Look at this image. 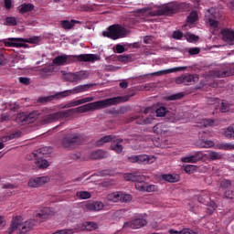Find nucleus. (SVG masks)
Segmentation results:
<instances>
[{
  "mask_svg": "<svg viewBox=\"0 0 234 234\" xmlns=\"http://www.w3.org/2000/svg\"><path fill=\"white\" fill-rule=\"evenodd\" d=\"M223 40L227 43H234V32L229 29H223L221 31Z\"/></svg>",
  "mask_w": 234,
  "mask_h": 234,
  "instance_id": "obj_24",
  "label": "nucleus"
},
{
  "mask_svg": "<svg viewBox=\"0 0 234 234\" xmlns=\"http://www.w3.org/2000/svg\"><path fill=\"white\" fill-rule=\"evenodd\" d=\"M8 121H10V115L6 113H2L0 115V122H8Z\"/></svg>",
  "mask_w": 234,
  "mask_h": 234,
  "instance_id": "obj_64",
  "label": "nucleus"
},
{
  "mask_svg": "<svg viewBox=\"0 0 234 234\" xmlns=\"http://www.w3.org/2000/svg\"><path fill=\"white\" fill-rule=\"evenodd\" d=\"M36 226V221L34 219H29L23 222V217L16 216L13 218L11 227L9 228V234L14 233L15 231L17 234H27L28 231Z\"/></svg>",
  "mask_w": 234,
  "mask_h": 234,
  "instance_id": "obj_3",
  "label": "nucleus"
},
{
  "mask_svg": "<svg viewBox=\"0 0 234 234\" xmlns=\"http://www.w3.org/2000/svg\"><path fill=\"white\" fill-rule=\"evenodd\" d=\"M188 54H190V56H196L197 54H200V48H191L188 49Z\"/></svg>",
  "mask_w": 234,
  "mask_h": 234,
  "instance_id": "obj_56",
  "label": "nucleus"
},
{
  "mask_svg": "<svg viewBox=\"0 0 234 234\" xmlns=\"http://www.w3.org/2000/svg\"><path fill=\"white\" fill-rule=\"evenodd\" d=\"M50 178L48 176H40L36 178H31L28 181V186L29 187H40V186H45V184H48L49 182Z\"/></svg>",
  "mask_w": 234,
  "mask_h": 234,
  "instance_id": "obj_16",
  "label": "nucleus"
},
{
  "mask_svg": "<svg viewBox=\"0 0 234 234\" xmlns=\"http://www.w3.org/2000/svg\"><path fill=\"white\" fill-rule=\"evenodd\" d=\"M216 149H219L220 151H234V144L219 143L216 144Z\"/></svg>",
  "mask_w": 234,
  "mask_h": 234,
  "instance_id": "obj_28",
  "label": "nucleus"
},
{
  "mask_svg": "<svg viewBox=\"0 0 234 234\" xmlns=\"http://www.w3.org/2000/svg\"><path fill=\"white\" fill-rule=\"evenodd\" d=\"M52 215V210H50V207H44L40 209L39 213L36 214L37 220H40V222H43L48 218Z\"/></svg>",
  "mask_w": 234,
  "mask_h": 234,
  "instance_id": "obj_19",
  "label": "nucleus"
},
{
  "mask_svg": "<svg viewBox=\"0 0 234 234\" xmlns=\"http://www.w3.org/2000/svg\"><path fill=\"white\" fill-rule=\"evenodd\" d=\"M5 25L7 27H16L17 25V19H16L14 16H7L5 18Z\"/></svg>",
  "mask_w": 234,
  "mask_h": 234,
  "instance_id": "obj_43",
  "label": "nucleus"
},
{
  "mask_svg": "<svg viewBox=\"0 0 234 234\" xmlns=\"http://www.w3.org/2000/svg\"><path fill=\"white\" fill-rule=\"evenodd\" d=\"M162 178L165 182H170L171 184H175V182H178L180 180V176L176 174H165L162 176Z\"/></svg>",
  "mask_w": 234,
  "mask_h": 234,
  "instance_id": "obj_27",
  "label": "nucleus"
},
{
  "mask_svg": "<svg viewBox=\"0 0 234 234\" xmlns=\"http://www.w3.org/2000/svg\"><path fill=\"white\" fill-rule=\"evenodd\" d=\"M18 81L19 83H22V85H30V80L27 77H20Z\"/></svg>",
  "mask_w": 234,
  "mask_h": 234,
  "instance_id": "obj_57",
  "label": "nucleus"
},
{
  "mask_svg": "<svg viewBox=\"0 0 234 234\" xmlns=\"http://www.w3.org/2000/svg\"><path fill=\"white\" fill-rule=\"evenodd\" d=\"M112 142L111 144L112 151H114L115 153H117V154H120L123 151V146L120 144H122V142H123V139H121V138L116 139V137H114Z\"/></svg>",
  "mask_w": 234,
  "mask_h": 234,
  "instance_id": "obj_22",
  "label": "nucleus"
},
{
  "mask_svg": "<svg viewBox=\"0 0 234 234\" xmlns=\"http://www.w3.org/2000/svg\"><path fill=\"white\" fill-rule=\"evenodd\" d=\"M21 136V132H16L8 136L2 137V142H10V140H14L15 138H19Z\"/></svg>",
  "mask_w": 234,
  "mask_h": 234,
  "instance_id": "obj_44",
  "label": "nucleus"
},
{
  "mask_svg": "<svg viewBox=\"0 0 234 234\" xmlns=\"http://www.w3.org/2000/svg\"><path fill=\"white\" fill-rule=\"evenodd\" d=\"M147 177H145V176L136 173L135 189L138 191H147V183H145Z\"/></svg>",
  "mask_w": 234,
  "mask_h": 234,
  "instance_id": "obj_14",
  "label": "nucleus"
},
{
  "mask_svg": "<svg viewBox=\"0 0 234 234\" xmlns=\"http://www.w3.org/2000/svg\"><path fill=\"white\" fill-rule=\"evenodd\" d=\"M63 98V96L59 95V92H57L55 95H49L45 97H39L37 99V103H48V101H52L53 100H59Z\"/></svg>",
  "mask_w": 234,
  "mask_h": 234,
  "instance_id": "obj_25",
  "label": "nucleus"
},
{
  "mask_svg": "<svg viewBox=\"0 0 234 234\" xmlns=\"http://www.w3.org/2000/svg\"><path fill=\"white\" fill-rule=\"evenodd\" d=\"M131 200H133V196L121 192L120 202H131Z\"/></svg>",
  "mask_w": 234,
  "mask_h": 234,
  "instance_id": "obj_48",
  "label": "nucleus"
},
{
  "mask_svg": "<svg viewBox=\"0 0 234 234\" xmlns=\"http://www.w3.org/2000/svg\"><path fill=\"white\" fill-rule=\"evenodd\" d=\"M53 72H54V67L48 66L39 69V76L42 77L43 79L48 78V76H50Z\"/></svg>",
  "mask_w": 234,
  "mask_h": 234,
  "instance_id": "obj_29",
  "label": "nucleus"
},
{
  "mask_svg": "<svg viewBox=\"0 0 234 234\" xmlns=\"http://www.w3.org/2000/svg\"><path fill=\"white\" fill-rule=\"evenodd\" d=\"M52 234H74V231L72 229H62V230H58Z\"/></svg>",
  "mask_w": 234,
  "mask_h": 234,
  "instance_id": "obj_60",
  "label": "nucleus"
},
{
  "mask_svg": "<svg viewBox=\"0 0 234 234\" xmlns=\"http://www.w3.org/2000/svg\"><path fill=\"white\" fill-rule=\"evenodd\" d=\"M87 78H89V72L87 71L69 72L64 75V79L69 83H78V81H83Z\"/></svg>",
  "mask_w": 234,
  "mask_h": 234,
  "instance_id": "obj_11",
  "label": "nucleus"
},
{
  "mask_svg": "<svg viewBox=\"0 0 234 234\" xmlns=\"http://www.w3.org/2000/svg\"><path fill=\"white\" fill-rule=\"evenodd\" d=\"M225 136L228 140H234V124H231L227 128Z\"/></svg>",
  "mask_w": 234,
  "mask_h": 234,
  "instance_id": "obj_37",
  "label": "nucleus"
},
{
  "mask_svg": "<svg viewBox=\"0 0 234 234\" xmlns=\"http://www.w3.org/2000/svg\"><path fill=\"white\" fill-rule=\"evenodd\" d=\"M172 37L174 39H182V37H184V33L180 30L174 31Z\"/></svg>",
  "mask_w": 234,
  "mask_h": 234,
  "instance_id": "obj_55",
  "label": "nucleus"
},
{
  "mask_svg": "<svg viewBox=\"0 0 234 234\" xmlns=\"http://www.w3.org/2000/svg\"><path fill=\"white\" fill-rule=\"evenodd\" d=\"M124 180L127 182H135L136 180V173H128L123 175Z\"/></svg>",
  "mask_w": 234,
  "mask_h": 234,
  "instance_id": "obj_46",
  "label": "nucleus"
},
{
  "mask_svg": "<svg viewBox=\"0 0 234 234\" xmlns=\"http://www.w3.org/2000/svg\"><path fill=\"white\" fill-rule=\"evenodd\" d=\"M34 8H35L34 4L24 3L18 6V12H19V14H21L23 16L24 14L32 12V10H34Z\"/></svg>",
  "mask_w": 234,
  "mask_h": 234,
  "instance_id": "obj_26",
  "label": "nucleus"
},
{
  "mask_svg": "<svg viewBox=\"0 0 234 234\" xmlns=\"http://www.w3.org/2000/svg\"><path fill=\"white\" fill-rule=\"evenodd\" d=\"M127 34L125 28L120 25H112L108 27V31H103L102 36L104 37H109V39H120Z\"/></svg>",
  "mask_w": 234,
  "mask_h": 234,
  "instance_id": "obj_8",
  "label": "nucleus"
},
{
  "mask_svg": "<svg viewBox=\"0 0 234 234\" xmlns=\"http://www.w3.org/2000/svg\"><path fill=\"white\" fill-rule=\"evenodd\" d=\"M108 200L111 202H120L121 200V192H113L108 195Z\"/></svg>",
  "mask_w": 234,
  "mask_h": 234,
  "instance_id": "obj_35",
  "label": "nucleus"
},
{
  "mask_svg": "<svg viewBox=\"0 0 234 234\" xmlns=\"http://www.w3.org/2000/svg\"><path fill=\"white\" fill-rule=\"evenodd\" d=\"M214 76H216V78H228L229 76H231V70H224V71H215Z\"/></svg>",
  "mask_w": 234,
  "mask_h": 234,
  "instance_id": "obj_41",
  "label": "nucleus"
},
{
  "mask_svg": "<svg viewBox=\"0 0 234 234\" xmlns=\"http://www.w3.org/2000/svg\"><path fill=\"white\" fill-rule=\"evenodd\" d=\"M215 209H217V203L210 201V203L208 205V208L207 209V213L208 215H212L213 211H215Z\"/></svg>",
  "mask_w": 234,
  "mask_h": 234,
  "instance_id": "obj_51",
  "label": "nucleus"
},
{
  "mask_svg": "<svg viewBox=\"0 0 234 234\" xmlns=\"http://www.w3.org/2000/svg\"><path fill=\"white\" fill-rule=\"evenodd\" d=\"M229 112V103L223 101L220 107V112Z\"/></svg>",
  "mask_w": 234,
  "mask_h": 234,
  "instance_id": "obj_54",
  "label": "nucleus"
},
{
  "mask_svg": "<svg viewBox=\"0 0 234 234\" xmlns=\"http://www.w3.org/2000/svg\"><path fill=\"white\" fill-rule=\"evenodd\" d=\"M77 198H80V200H87L92 197V195L88 191H79L76 193Z\"/></svg>",
  "mask_w": 234,
  "mask_h": 234,
  "instance_id": "obj_34",
  "label": "nucleus"
},
{
  "mask_svg": "<svg viewBox=\"0 0 234 234\" xmlns=\"http://www.w3.org/2000/svg\"><path fill=\"white\" fill-rule=\"evenodd\" d=\"M100 57L97 54H80V55H58L53 60V65L56 67H63L65 65H72L76 61L84 63H94L99 61Z\"/></svg>",
  "mask_w": 234,
  "mask_h": 234,
  "instance_id": "obj_2",
  "label": "nucleus"
},
{
  "mask_svg": "<svg viewBox=\"0 0 234 234\" xmlns=\"http://www.w3.org/2000/svg\"><path fill=\"white\" fill-rule=\"evenodd\" d=\"M183 98H184V93L180 92V93L172 94L170 96H166L165 97V100L166 101H175L176 100H182Z\"/></svg>",
  "mask_w": 234,
  "mask_h": 234,
  "instance_id": "obj_36",
  "label": "nucleus"
},
{
  "mask_svg": "<svg viewBox=\"0 0 234 234\" xmlns=\"http://www.w3.org/2000/svg\"><path fill=\"white\" fill-rule=\"evenodd\" d=\"M169 112L167 111V108L161 106L155 111V114L158 118H164Z\"/></svg>",
  "mask_w": 234,
  "mask_h": 234,
  "instance_id": "obj_40",
  "label": "nucleus"
},
{
  "mask_svg": "<svg viewBox=\"0 0 234 234\" xmlns=\"http://www.w3.org/2000/svg\"><path fill=\"white\" fill-rule=\"evenodd\" d=\"M84 207L87 211H101L104 205L101 201H88L85 203Z\"/></svg>",
  "mask_w": 234,
  "mask_h": 234,
  "instance_id": "obj_18",
  "label": "nucleus"
},
{
  "mask_svg": "<svg viewBox=\"0 0 234 234\" xmlns=\"http://www.w3.org/2000/svg\"><path fill=\"white\" fill-rule=\"evenodd\" d=\"M94 97H86L76 101H69L64 106L65 109H69L70 107H78L79 105H83L84 103H90V101H94Z\"/></svg>",
  "mask_w": 234,
  "mask_h": 234,
  "instance_id": "obj_15",
  "label": "nucleus"
},
{
  "mask_svg": "<svg viewBox=\"0 0 234 234\" xmlns=\"http://www.w3.org/2000/svg\"><path fill=\"white\" fill-rule=\"evenodd\" d=\"M222 154L218 153V152H210L208 154V159L215 161V160H222Z\"/></svg>",
  "mask_w": 234,
  "mask_h": 234,
  "instance_id": "obj_42",
  "label": "nucleus"
},
{
  "mask_svg": "<svg viewBox=\"0 0 234 234\" xmlns=\"http://www.w3.org/2000/svg\"><path fill=\"white\" fill-rule=\"evenodd\" d=\"M108 156L109 153L101 149L90 152V160H103V158H107Z\"/></svg>",
  "mask_w": 234,
  "mask_h": 234,
  "instance_id": "obj_20",
  "label": "nucleus"
},
{
  "mask_svg": "<svg viewBox=\"0 0 234 234\" xmlns=\"http://www.w3.org/2000/svg\"><path fill=\"white\" fill-rule=\"evenodd\" d=\"M114 140V136L112 135H106L101 137V139H99L95 145L97 147H101V145L105 144H109V142H112Z\"/></svg>",
  "mask_w": 234,
  "mask_h": 234,
  "instance_id": "obj_30",
  "label": "nucleus"
},
{
  "mask_svg": "<svg viewBox=\"0 0 234 234\" xmlns=\"http://www.w3.org/2000/svg\"><path fill=\"white\" fill-rule=\"evenodd\" d=\"M168 120L171 123H175V122H178V115H176L175 112H170L168 114Z\"/></svg>",
  "mask_w": 234,
  "mask_h": 234,
  "instance_id": "obj_53",
  "label": "nucleus"
},
{
  "mask_svg": "<svg viewBox=\"0 0 234 234\" xmlns=\"http://www.w3.org/2000/svg\"><path fill=\"white\" fill-rule=\"evenodd\" d=\"M83 135L81 133H66L61 140V145L64 149H72L75 145L83 144Z\"/></svg>",
  "mask_w": 234,
  "mask_h": 234,
  "instance_id": "obj_7",
  "label": "nucleus"
},
{
  "mask_svg": "<svg viewBox=\"0 0 234 234\" xmlns=\"http://www.w3.org/2000/svg\"><path fill=\"white\" fill-rule=\"evenodd\" d=\"M91 87H94V84H82L74 87L71 90H66L64 91H59L58 96H62V98H68V96H72L74 94H80L81 92H87L90 90Z\"/></svg>",
  "mask_w": 234,
  "mask_h": 234,
  "instance_id": "obj_9",
  "label": "nucleus"
},
{
  "mask_svg": "<svg viewBox=\"0 0 234 234\" xmlns=\"http://www.w3.org/2000/svg\"><path fill=\"white\" fill-rule=\"evenodd\" d=\"M187 23H190V25H193V23H197L198 21V14L197 11H192L186 19Z\"/></svg>",
  "mask_w": 234,
  "mask_h": 234,
  "instance_id": "obj_38",
  "label": "nucleus"
},
{
  "mask_svg": "<svg viewBox=\"0 0 234 234\" xmlns=\"http://www.w3.org/2000/svg\"><path fill=\"white\" fill-rule=\"evenodd\" d=\"M213 145H215V143H213V141L211 140H202L199 147L205 148V149H208L209 147H213Z\"/></svg>",
  "mask_w": 234,
  "mask_h": 234,
  "instance_id": "obj_45",
  "label": "nucleus"
},
{
  "mask_svg": "<svg viewBox=\"0 0 234 234\" xmlns=\"http://www.w3.org/2000/svg\"><path fill=\"white\" fill-rule=\"evenodd\" d=\"M15 122L18 123V125H27L28 123H32V122H34V118L32 115H27V113L22 112L17 114Z\"/></svg>",
  "mask_w": 234,
  "mask_h": 234,
  "instance_id": "obj_17",
  "label": "nucleus"
},
{
  "mask_svg": "<svg viewBox=\"0 0 234 234\" xmlns=\"http://www.w3.org/2000/svg\"><path fill=\"white\" fill-rule=\"evenodd\" d=\"M131 96H134V93H132L131 95L117 96L113 98L97 101L94 102H89L77 108H71L54 113H50L53 112L54 110L46 108L43 111L44 112H47V115L42 117V123H54V122H58V120H67V118L74 116L76 112L83 113L89 112L90 111H100V109H107V107H112V105H119V103H125V101H129Z\"/></svg>",
  "mask_w": 234,
  "mask_h": 234,
  "instance_id": "obj_1",
  "label": "nucleus"
},
{
  "mask_svg": "<svg viewBox=\"0 0 234 234\" xmlns=\"http://www.w3.org/2000/svg\"><path fill=\"white\" fill-rule=\"evenodd\" d=\"M48 149V147L39 148L27 155V159L32 160V162L35 164L33 165V169H47V167L50 165L48 161L41 157V154H47Z\"/></svg>",
  "mask_w": 234,
  "mask_h": 234,
  "instance_id": "obj_6",
  "label": "nucleus"
},
{
  "mask_svg": "<svg viewBox=\"0 0 234 234\" xmlns=\"http://www.w3.org/2000/svg\"><path fill=\"white\" fill-rule=\"evenodd\" d=\"M178 12V5L176 3L165 4L161 6L148 7L147 16L152 17L156 16H173Z\"/></svg>",
  "mask_w": 234,
  "mask_h": 234,
  "instance_id": "obj_4",
  "label": "nucleus"
},
{
  "mask_svg": "<svg viewBox=\"0 0 234 234\" xmlns=\"http://www.w3.org/2000/svg\"><path fill=\"white\" fill-rule=\"evenodd\" d=\"M75 25H81V21L74 20V19H71V21H69V20L60 21V27L61 28H63V30H72Z\"/></svg>",
  "mask_w": 234,
  "mask_h": 234,
  "instance_id": "obj_21",
  "label": "nucleus"
},
{
  "mask_svg": "<svg viewBox=\"0 0 234 234\" xmlns=\"http://www.w3.org/2000/svg\"><path fill=\"white\" fill-rule=\"evenodd\" d=\"M197 200L200 204H207L211 198L209 197V195L207 194V191L202 192V194L197 197Z\"/></svg>",
  "mask_w": 234,
  "mask_h": 234,
  "instance_id": "obj_32",
  "label": "nucleus"
},
{
  "mask_svg": "<svg viewBox=\"0 0 234 234\" xmlns=\"http://www.w3.org/2000/svg\"><path fill=\"white\" fill-rule=\"evenodd\" d=\"M147 224V221L144 218H135L133 220L125 222L123 224V229H127V228H131L132 229H140V228H144Z\"/></svg>",
  "mask_w": 234,
  "mask_h": 234,
  "instance_id": "obj_12",
  "label": "nucleus"
},
{
  "mask_svg": "<svg viewBox=\"0 0 234 234\" xmlns=\"http://www.w3.org/2000/svg\"><path fill=\"white\" fill-rule=\"evenodd\" d=\"M225 197L233 199L234 198V191L233 190H226L225 191Z\"/></svg>",
  "mask_w": 234,
  "mask_h": 234,
  "instance_id": "obj_63",
  "label": "nucleus"
},
{
  "mask_svg": "<svg viewBox=\"0 0 234 234\" xmlns=\"http://www.w3.org/2000/svg\"><path fill=\"white\" fill-rule=\"evenodd\" d=\"M8 59L6 58V57H5V55L0 54V67H5V65H6Z\"/></svg>",
  "mask_w": 234,
  "mask_h": 234,
  "instance_id": "obj_61",
  "label": "nucleus"
},
{
  "mask_svg": "<svg viewBox=\"0 0 234 234\" xmlns=\"http://www.w3.org/2000/svg\"><path fill=\"white\" fill-rule=\"evenodd\" d=\"M86 229L88 231H94L98 229V224L96 222H86Z\"/></svg>",
  "mask_w": 234,
  "mask_h": 234,
  "instance_id": "obj_49",
  "label": "nucleus"
},
{
  "mask_svg": "<svg viewBox=\"0 0 234 234\" xmlns=\"http://www.w3.org/2000/svg\"><path fill=\"white\" fill-rule=\"evenodd\" d=\"M220 187H221V189H228V188L231 187V180L224 179L220 183Z\"/></svg>",
  "mask_w": 234,
  "mask_h": 234,
  "instance_id": "obj_52",
  "label": "nucleus"
},
{
  "mask_svg": "<svg viewBox=\"0 0 234 234\" xmlns=\"http://www.w3.org/2000/svg\"><path fill=\"white\" fill-rule=\"evenodd\" d=\"M112 61H120L121 63H127L129 61V55H112Z\"/></svg>",
  "mask_w": 234,
  "mask_h": 234,
  "instance_id": "obj_31",
  "label": "nucleus"
},
{
  "mask_svg": "<svg viewBox=\"0 0 234 234\" xmlns=\"http://www.w3.org/2000/svg\"><path fill=\"white\" fill-rule=\"evenodd\" d=\"M204 158V153L202 152H196L192 155H188L186 157L181 158V162L185 164H197V162H200Z\"/></svg>",
  "mask_w": 234,
  "mask_h": 234,
  "instance_id": "obj_13",
  "label": "nucleus"
},
{
  "mask_svg": "<svg viewBox=\"0 0 234 234\" xmlns=\"http://www.w3.org/2000/svg\"><path fill=\"white\" fill-rule=\"evenodd\" d=\"M208 14H210V17L208 18V23L212 28H217L218 27V21H217V13L215 12V8L211 7L207 10Z\"/></svg>",
  "mask_w": 234,
  "mask_h": 234,
  "instance_id": "obj_23",
  "label": "nucleus"
},
{
  "mask_svg": "<svg viewBox=\"0 0 234 234\" xmlns=\"http://www.w3.org/2000/svg\"><path fill=\"white\" fill-rule=\"evenodd\" d=\"M154 133L155 134H164L167 133V128L164 124H157L154 127Z\"/></svg>",
  "mask_w": 234,
  "mask_h": 234,
  "instance_id": "obj_39",
  "label": "nucleus"
},
{
  "mask_svg": "<svg viewBox=\"0 0 234 234\" xmlns=\"http://www.w3.org/2000/svg\"><path fill=\"white\" fill-rule=\"evenodd\" d=\"M199 78L197 74L185 73L176 79L177 85H195Z\"/></svg>",
  "mask_w": 234,
  "mask_h": 234,
  "instance_id": "obj_10",
  "label": "nucleus"
},
{
  "mask_svg": "<svg viewBox=\"0 0 234 234\" xmlns=\"http://www.w3.org/2000/svg\"><path fill=\"white\" fill-rule=\"evenodd\" d=\"M140 112L138 113V115H136V116H132L131 118H130V122H134V120H137L136 121V123L138 124V125H145V123H147V118H144V117H142V119L140 118Z\"/></svg>",
  "mask_w": 234,
  "mask_h": 234,
  "instance_id": "obj_33",
  "label": "nucleus"
},
{
  "mask_svg": "<svg viewBox=\"0 0 234 234\" xmlns=\"http://www.w3.org/2000/svg\"><path fill=\"white\" fill-rule=\"evenodd\" d=\"M184 171L187 175H193V173H195V171H197V165H187L185 166Z\"/></svg>",
  "mask_w": 234,
  "mask_h": 234,
  "instance_id": "obj_47",
  "label": "nucleus"
},
{
  "mask_svg": "<svg viewBox=\"0 0 234 234\" xmlns=\"http://www.w3.org/2000/svg\"><path fill=\"white\" fill-rule=\"evenodd\" d=\"M202 123L204 127H215V121L213 119H204Z\"/></svg>",
  "mask_w": 234,
  "mask_h": 234,
  "instance_id": "obj_50",
  "label": "nucleus"
},
{
  "mask_svg": "<svg viewBox=\"0 0 234 234\" xmlns=\"http://www.w3.org/2000/svg\"><path fill=\"white\" fill-rule=\"evenodd\" d=\"M144 162H147V155L145 154L137 155V164H144Z\"/></svg>",
  "mask_w": 234,
  "mask_h": 234,
  "instance_id": "obj_59",
  "label": "nucleus"
},
{
  "mask_svg": "<svg viewBox=\"0 0 234 234\" xmlns=\"http://www.w3.org/2000/svg\"><path fill=\"white\" fill-rule=\"evenodd\" d=\"M39 37H33L29 38H21V37H9L0 40V43H4L5 47H14L16 48H28L27 43H31L32 45L37 43Z\"/></svg>",
  "mask_w": 234,
  "mask_h": 234,
  "instance_id": "obj_5",
  "label": "nucleus"
},
{
  "mask_svg": "<svg viewBox=\"0 0 234 234\" xmlns=\"http://www.w3.org/2000/svg\"><path fill=\"white\" fill-rule=\"evenodd\" d=\"M179 234H198V232L191 230V229H183L182 230H179Z\"/></svg>",
  "mask_w": 234,
  "mask_h": 234,
  "instance_id": "obj_58",
  "label": "nucleus"
},
{
  "mask_svg": "<svg viewBox=\"0 0 234 234\" xmlns=\"http://www.w3.org/2000/svg\"><path fill=\"white\" fill-rule=\"evenodd\" d=\"M116 52L117 54H123V52H125V47H123L122 44L116 45Z\"/></svg>",
  "mask_w": 234,
  "mask_h": 234,
  "instance_id": "obj_62",
  "label": "nucleus"
}]
</instances>
